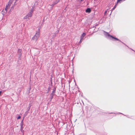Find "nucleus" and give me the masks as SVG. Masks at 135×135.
Instances as JSON below:
<instances>
[{"label": "nucleus", "instance_id": "obj_1", "mask_svg": "<svg viewBox=\"0 0 135 135\" xmlns=\"http://www.w3.org/2000/svg\"><path fill=\"white\" fill-rule=\"evenodd\" d=\"M12 2V0H10L8 5L6 6V8L4 9H3L2 11V13L3 14H4V13H6L7 11V10L10 7V5Z\"/></svg>", "mask_w": 135, "mask_h": 135}, {"label": "nucleus", "instance_id": "obj_2", "mask_svg": "<svg viewBox=\"0 0 135 135\" xmlns=\"http://www.w3.org/2000/svg\"><path fill=\"white\" fill-rule=\"evenodd\" d=\"M40 33L39 32L36 33L34 36L32 38V39L35 41H37L39 37Z\"/></svg>", "mask_w": 135, "mask_h": 135}, {"label": "nucleus", "instance_id": "obj_3", "mask_svg": "<svg viewBox=\"0 0 135 135\" xmlns=\"http://www.w3.org/2000/svg\"><path fill=\"white\" fill-rule=\"evenodd\" d=\"M32 12L33 11L32 10L30 11L27 15L24 17V18L26 19H29V18L32 16Z\"/></svg>", "mask_w": 135, "mask_h": 135}, {"label": "nucleus", "instance_id": "obj_4", "mask_svg": "<svg viewBox=\"0 0 135 135\" xmlns=\"http://www.w3.org/2000/svg\"><path fill=\"white\" fill-rule=\"evenodd\" d=\"M105 35L108 38L112 39V38L114 39L117 40L119 41V40L116 38L110 35L109 34H108V33L107 32L105 33Z\"/></svg>", "mask_w": 135, "mask_h": 135}, {"label": "nucleus", "instance_id": "obj_5", "mask_svg": "<svg viewBox=\"0 0 135 135\" xmlns=\"http://www.w3.org/2000/svg\"><path fill=\"white\" fill-rule=\"evenodd\" d=\"M59 0L58 1H56L54 2L53 3V4H52L51 5H49L48 6V8H49V7H51V8L50 9H52V7H53L54 6V5L56 4V3H57L59 2Z\"/></svg>", "mask_w": 135, "mask_h": 135}, {"label": "nucleus", "instance_id": "obj_6", "mask_svg": "<svg viewBox=\"0 0 135 135\" xmlns=\"http://www.w3.org/2000/svg\"><path fill=\"white\" fill-rule=\"evenodd\" d=\"M23 120H22V121L21 122V132L23 131V130H22L23 129Z\"/></svg>", "mask_w": 135, "mask_h": 135}, {"label": "nucleus", "instance_id": "obj_7", "mask_svg": "<svg viewBox=\"0 0 135 135\" xmlns=\"http://www.w3.org/2000/svg\"><path fill=\"white\" fill-rule=\"evenodd\" d=\"M126 0H117V3H116L117 4L118 3H120Z\"/></svg>", "mask_w": 135, "mask_h": 135}, {"label": "nucleus", "instance_id": "obj_8", "mask_svg": "<svg viewBox=\"0 0 135 135\" xmlns=\"http://www.w3.org/2000/svg\"><path fill=\"white\" fill-rule=\"evenodd\" d=\"M86 34L85 33H83L81 35V37L80 39H83L84 38V37L85 36Z\"/></svg>", "mask_w": 135, "mask_h": 135}, {"label": "nucleus", "instance_id": "obj_9", "mask_svg": "<svg viewBox=\"0 0 135 135\" xmlns=\"http://www.w3.org/2000/svg\"><path fill=\"white\" fill-rule=\"evenodd\" d=\"M21 50L20 49H18V53L19 55L21 56Z\"/></svg>", "mask_w": 135, "mask_h": 135}, {"label": "nucleus", "instance_id": "obj_10", "mask_svg": "<svg viewBox=\"0 0 135 135\" xmlns=\"http://www.w3.org/2000/svg\"><path fill=\"white\" fill-rule=\"evenodd\" d=\"M91 12V10L89 8L87 9L86 10V12L87 13H90Z\"/></svg>", "mask_w": 135, "mask_h": 135}, {"label": "nucleus", "instance_id": "obj_11", "mask_svg": "<svg viewBox=\"0 0 135 135\" xmlns=\"http://www.w3.org/2000/svg\"><path fill=\"white\" fill-rule=\"evenodd\" d=\"M117 4L116 3L115 6H114V8L111 10L112 12V11H113V10H114L115 8L117 7Z\"/></svg>", "mask_w": 135, "mask_h": 135}, {"label": "nucleus", "instance_id": "obj_12", "mask_svg": "<svg viewBox=\"0 0 135 135\" xmlns=\"http://www.w3.org/2000/svg\"><path fill=\"white\" fill-rule=\"evenodd\" d=\"M82 40H83V39H80V40L79 42V43H80L82 42Z\"/></svg>", "mask_w": 135, "mask_h": 135}, {"label": "nucleus", "instance_id": "obj_13", "mask_svg": "<svg viewBox=\"0 0 135 135\" xmlns=\"http://www.w3.org/2000/svg\"><path fill=\"white\" fill-rule=\"evenodd\" d=\"M21 118V117L20 116H18V117H17V119H20Z\"/></svg>", "mask_w": 135, "mask_h": 135}, {"label": "nucleus", "instance_id": "obj_14", "mask_svg": "<svg viewBox=\"0 0 135 135\" xmlns=\"http://www.w3.org/2000/svg\"><path fill=\"white\" fill-rule=\"evenodd\" d=\"M107 11H106L105 12V13H104V14L105 15L107 14Z\"/></svg>", "mask_w": 135, "mask_h": 135}, {"label": "nucleus", "instance_id": "obj_15", "mask_svg": "<svg viewBox=\"0 0 135 135\" xmlns=\"http://www.w3.org/2000/svg\"><path fill=\"white\" fill-rule=\"evenodd\" d=\"M2 91H0V95H1V93H2Z\"/></svg>", "mask_w": 135, "mask_h": 135}, {"label": "nucleus", "instance_id": "obj_16", "mask_svg": "<svg viewBox=\"0 0 135 135\" xmlns=\"http://www.w3.org/2000/svg\"><path fill=\"white\" fill-rule=\"evenodd\" d=\"M81 2H82L83 1V0H80Z\"/></svg>", "mask_w": 135, "mask_h": 135}]
</instances>
